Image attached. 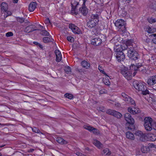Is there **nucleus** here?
Instances as JSON below:
<instances>
[{
	"label": "nucleus",
	"instance_id": "obj_56",
	"mask_svg": "<svg viewBox=\"0 0 156 156\" xmlns=\"http://www.w3.org/2000/svg\"><path fill=\"white\" fill-rule=\"evenodd\" d=\"M7 13V14H8V16H10L11 15V12L10 11H9L7 10L6 12Z\"/></svg>",
	"mask_w": 156,
	"mask_h": 156
},
{
	"label": "nucleus",
	"instance_id": "obj_53",
	"mask_svg": "<svg viewBox=\"0 0 156 156\" xmlns=\"http://www.w3.org/2000/svg\"><path fill=\"white\" fill-rule=\"evenodd\" d=\"M153 43L156 44V38H153L152 40Z\"/></svg>",
	"mask_w": 156,
	"mask_h": 156
},
{
	"label": "nucleus",
	"instance_id": "obj_44",
	"mask_svg": "<svg viewBox=\"0 0 156 156\" xmlns=\"http://www.w3.org/2000/svg\"><path fill=\"white\" fill-rule=\"evenodd\" d=\"M143 134L142 132L140 131H137L136 132L135 134L139 136H140Z\"/></svg>",
	"mask_w": 156,
	"mask_h": 156
},
{
	"label": "nucleus",
	"instance_id": "obj_39",
	"mask_svg": "<svg viewBox=\"0 0 156 156\" xmlns=\"http://www.w3.org/2000/svg\"><path fill=\"white\" fill-rule=\"evenodd\" d=\"M91 132L94 134H98L99 133V131L97 129L93 127Z\"/></svg>",
	"mask_w": 156,
	"mask_h": 156
},
{
	"label": "nucleus",
	"instance_id": "obj_22",
	"mask_svg": "<svg viewBox=\"0 0 156 156\" xmlns=\"http://www.w3.org/2000/svg\"><path fill=\"white\" fill-rule=\"evenodd\" d=\"M81 64L83 67L86 69L89 68L90 66V63L85 60L82 61Z\"/></svg>",
	"mask_w": 156,
	"mask_h": 156
},
{
	"label": "nucleus",
	"instance_id": "obj_18",
	"mask_svg": "<svg viewBox=\"0 0 156 156\" xmlns=\"http://www.w3.org/2000/svg\"><path fill=\"white\" fill-rule=\"evenodd\" d=\"M55 53L56 56V61L59 62L62 59V54L60 51L58 50L55 51Z\"/></svg>",
	"mask_w": 156,
	"mask_h": 156
},
{
	"label": "nucleus",
	"instance_id": "obj_31",
	"mask_svg": "<svg viewBox=\"0 0 156 156\" xmlns=\"http://www.w3.org/2000/svg\"><path fill=\"white\" fill-rule=\"evenodd\" d=\"M40 30V34L43 36H48L49 35V33L46 30Z\"/></svg>",
	"mask_w": 156,
	"mask_h": 156
},
{
	"label": "nucleus",
	"instance_id": "obj_64",
	"mask_svg": "<svg viewBox=\"0 0 156 156\" xmlns=\"http://www.w3.org/2000/svg\"><path fill=\"white\" fill-rule=\"evenodd\" d=\"M5 125V124L0 123V126H4Z\"/></svg>",
	"mask_w": 156,
	"mask_h": 156
},
{
	"label": "nucleus",
	"instance_id": "obj_63",
	"mask_svg": "<svg viewBox=\"0 0 156 156\" xmlns=\"http://www.w3.org/2000/svg\"><path fill=\"white\" fill-rule=\"evenodd\" d=\"M39 26L40 27V28H41V29H43L44 28L43 26L41 25H40Z\"/></svg>",
	"mask_w": 156,
	"mask_h": 156
},
{
	"label": "nucleus",
	"instance_id": "obj_15",
	"mask_svg": "<svg viewBox=\"0 0 156 156\" xmlns=\"http://www.w3.org/2000/svg\"><path fill=\"white\" fill-rule=\"evenodd\" d=\"M98 24V23H96L95 22L90 19V20L87 23V26L88 27L91 29L96 27Z\"/></svg>",
	"mask_w": 156,
	"mask_h": 156
},
{
	"label": "nucleus",
	"instance_id": "obj_23",
	"mask_svg": "<svg viewBox=\"0 0 156 156\" xmlns=\"http://www.w3.org/2000/svg\"><path fill=\"white\" fill-rule=\"evenodd\" d=\"M56 141L59 143L62 144H66L68 142L60 137H57L56 138Z\"/></svg>",
	"mask_w": 156,
	"mask_h": 156
},
{
	"label": "nucleus",
	"instance_id": "obj_29",
	"mask_svg": "<svg viewBox=\"0 0 156 156\" xmlns=\"http://www.w3.org/2000/svg\"><path fill=\"white\" fill-rule=\"evenodd\" d=\"M150 150L148 147L142 146L141 148V151L144 153H146L149 151Z\"/></svg>",
	"mask_w": 156,
	"mask_h": 156
},
{
	"label": "nucleus",
	"instance_id": "obj_25",
	"mask_svg": "<svg viewBox=\"0 0 156 156\" xmlns=\"http://www.w3.org/2000/svg\"><path fill=\"white\" fill-rule=\"evenodd\" d=\"M146 31L149 33H153L156 31V28L148 27L146 28Z\"/></svg>",
	"mask_w": 156,
	"mask_h": 156
},
{
	"label": "nucleus",
	"instance_id": "obj_6",
	"mask_svg": "<svg viewBox=\"0 0 156 156\" xmlns=\"http://www.w3.org/2000/svg\"><path fill=\"white\" fill-rule=\"evenodd\" d=\"M122 96L123 98V99L127 103H131L132 105H136L135 101L125 93H122Z\"/></svg>",
	"mask_w": 156,
	"mask_h": 156
},
{
	"label": "nucleus",
	"instance_id": "obj_16",
	"mask_svg": "<svg viewBox=\"0 0 156 156\" xmlns=\"http://www.w3.org/2000/svg\"><path fill=\"white\" fill-rule=\"evenodd\" d=\"M79 12L84 16H86L88 12V10L85 5L83 6L82 5V7L79 9Z\"/></svg>",
	"mask_w": 156,
	"mask_h": 156
},
{
	"label": "nucleus",
	"instance_id": "obj_26",
	"mask_svg": "<svg viewBox=\"0 0 156 156\" xmlns=\"http://www.w3.org/2000/svg\"><path fill=\"white\" fill-rule=\"evenodd\" d=\"M16 19L17 21L20 23H27L29 22V21L27 20H26L25 19L23 18L17 17Z\"/></svg>",
	"mask_w": 156,
	"mask_h": 156
},
{
	"label": "nucleus",
	"instance_id": "obj_62",
	"mask_svg": "<svg viewBox=\"0 0 156 156\" xmlns=\"http://www.w3.org/2000/svg\"><path fill=\"white\" fill-rule=\"evenodd\" d=\"M34 151V149H30L29 151L30 152H32L33 151Z\"/></svg>",
	"mask_w": 156,
	"mask_h": 156
},
{
	"label": "nucleus",
	"instance_id": "obj_49",
	"mask_svg": "<svg viewBox=\"0 0 156 156\" xmlns=\"http://www.w3.org/2000/svg\"><path fill=\"white\" fill-rule=\"evenodd\" d=\"M132 110H133L132 108H131V107H129L128 108V112L131 114L132 112H132Z\"/></svg>",
	"mask_w": 156,
	"mask_h": 156
},
{
	"label": "nucleus",
	"instance_id": "obj_3",
	"mask_svg": "<svg viewBox=\"0 0 156 156\" xmlns=\"http://www.w3.org/2000/svg\"><path fill=\"white\" fill-rule=\"evenodd\" d=\"M127 55L131 59L136 60L139 58L137 52L133 48L129 49L127 51Z\"/></svg>",
	"mask_w": 156,
	"mask_h": 156
},
{
	"label": "nucleus",
	"instance_id": "obj_21",
	"mask_svg": "<svg viewBox=\"0 0 156 156\" xmlns=\"http://www.w3.org/2000/svg\"><path fill=\"white\" fill-rule=\"evenodd\" d=\"M147 137L148 139L151 141H154L156 140V135L153 133L149 134Z\"/></svg>",
	"mask_w": 156,
	"mask_h": 156
},
{
	"label": "nucleus",
	"instance_id": "obj_30",
	"mask_svg": "<svg viewBox=\"0 0 156 156\" xmlns=\"http://www.w3.org/2000/svg\"><path fill=\"white\" fill-rule=\"evenodd\" d=\"M93 144L95 145L99 148H101L102 147V144L99 141L97 140H94L93 141Z\"/></svg>",
	"mask_w": 156,
	"mask_h": 156
},
{
	"label": "nucleus",
	"instance_id": "obj_19",
	"mask_svg": "<svg viewBox=\"0 0 156 156\" xmlns=\"http://www.w3.org/2000/svg\"><path fill=\"white\" fill-rule=\"evenodd\" d=\"M90 19L93 21L98 23L99 21V15L97 14V12L95 14H92L90 17Z\"/></svg>",
	"mask_w": 156,
	"mask_h": 156
},
{
	"label": "nucleus",
	"instance_id": "obj_5",
	"mask_svg": "<svg viewBox=\"0 0 156 156\" xmlns=\"http://www.w3.org/2000/svg\"><path fill=\"white\" fill-rule=\"evenodd\" d=\"M142 65L141 64H137V65H134V64H132L131 66H130L129 68H130V71L131 73H132V74L133 76H134L137 72V71L139 70V68L142 66Z\"/></svg>",
	"mask_w": 156,
	"mask_h": 156
},
{
	"label": "nucleus",
	"instance_id": "obj_2",
	"mask_svg": "<svg viewBox=\"0 0 156 156\" xmlns=\"http://www.w3.org/2000/svg\"><path fill=\"white\" fill-rule=\"evenodd\" d=\"M133 86L135 88L139 91H141V94L146 95L149 94V91L146 87L140 82L135 81L133 83Z\"/></svg>",
	"mask_w": 156,
	"mask_h": 156
},
{
	"label": "nucleus",
	"instance_id": "obj_59",
	"mask_svg": "<svg viewBox=\"0 0 156 156\" xmlns=\"http://www.w3.org/2000/svg\"><path fill=\"white\" fill-rule=\"evenodd\" d=\"M99 93L100 94H102L104 93H105V91H103V90H101L99 91Z\"/></svg>",
	"mask_w": 156,
	"mask_h": 156
},
{
	"label": "nucleus",
	"instance_id": "obj_50",
	"mask_svg": "<svg viewBox=\"0 0 156 156\" xmlns=\"http://www.w3.org/2000/svg\"><path fill=\"white\" fill-rule=\"evenodd\" d=\"M149 36H151L152 37L156 38V34H151Z\"/></svg>",
	"mask_w": 156,
	"mask_h": 156
},
{
	"label": "nucleus",
	"instance_id": "obj_40",
	"mask_svg": "<svg viewBox=\"0 0 156 156\" xmlns=\"http://www.w3.org/2000/svg\"><path fill=\"white\" fill-rule=\"evenodd\" d=\"M93 127H92L90 126H84V128L90 132H91V130Z\"/></svg>",
	"mask_w": 156,
	"mask_h": 156
},
{
	"label": "nucleus",
	"instance_id": "obj_38",
	"mask_svg": "<svg viewBox=\"0 0 156 156\" xmlns=\"http://www.w3.org/2000/svg\"><path fill=\"white\" fill-rule=\"evenodd\" d=\"M32 130L34 132L36 133H41L42 134H43V133H41L40 130L37 128L36 127H34L32 128Z\"/></svg>",
	"mask_w": 156,
	"mask_h": 156
},
{
	"label": "nucleus",
	"instance_id": "obj_35",
	"mask_svg": "<svg viewBox=\"0 0 156 156\" xmlns=\"http://www.w3.org/2000/svg\"><path fill=\"white\" fill-rule=\"evenodd\" d=\"M64 96L65 97L70 99H71L73 98V95L72 94L68 93L66 94H65Z\"/></svg>",
	"mask_w": 156,
	"mask_h": 156
},
{
	"label": "nucleus",
	"instance_id": "obj_37",
	"mask_svg": "<svg viewBox=\"0 0 156 156\" xmlns=\"http://www.w3.org/2000/svg\"><path fill=\"white\" fill-rule=\"evenodd\" d=\"M98 69L102 73L104 74V75H105V76H108L104 72V70L102 68V67L100 66H98Z\"/></svg>",
	"mask_w": 156,
	"mask_h": 156
},
{
	"label": "nucleus",
	"instance_id": "obj_17",
	"mask_svg": "<svg viewBox=\"0 0 156 156\" xmlns=\"http://www.w3.org/2000/svg\"><path fill=\"white\" fill-rule=\"evenodd\" d=\"M37 30L35 29L34 26L31 25L27 27L25 29L24 31L26 32L29 33Z\"/></svg>",
	"mask_w": 156,
	"mask_h": 156
},
{
	"label": "nucleus",
	"instance_id": "obj_27",
	"mask_svg": "<svg viewBox=\"0 0 156 156\" xmlns=\"http://www.w3.org/2000/svg\"><path fill=\"white\" fill-rule=\"evenodd\" d=\"M126 137L127 138L133 140L134 139V135L130 132H127L126 133Z\"/></svg>",
	"mask_w": 156,
	"mask_h": 156
},
{
	"label": "nucleus",
	"instance_id": "obj_24",
	"mask_svg": "<svg viewBox=\"0 0 156 156\" xmlns=\"http://www.w3.org/2000/svg\"><path fill=\"white\" fill-rule=\"evenodd\" d=\"M8 7L7 4L5 2H2L1 4V9L3 12H6Z\"/></svg>",
	"mask_w": 156,
	"mask_h": 156
},
{
	"label": "nucleus",
	"instance_id": "obj_34",
	"mask_svg": "<svg viewBox=\"0 0 156 156\" xmlns=\"http://www.w3.org/2000/svg\"><path fill=\"white\" fill-rule=\"evenodd\" d=\"M103 153L106 155H109L111 154V151L107 148L104 149L103 151Z\"/></svg>",
	"mask_w": 156,
	"mask_h": 156
},
{
	"label": "nucleus",
	"instance_id": "obj_48",
	"mask_svg": "<svg viewBox=\"0 0 156 156\" xmlns=\"http://www.w3.org/2000/svg\"><path fill=\"white\" fill-rule=\"evenodd\" d=\"M148 147H151V148H154H154H156V146H155V145L152 144H150L149 145V146H148Z\"/></svg>",
	"mask_w": 156,
	"mask_h": 156
},
{
	"label": "nucleus",
	"instance_id": "obj_61",
	"mask_svg": "<svg viewBox=\"0 0 156 156\" xmlns=\"http://www.w3.org/2000/svg\"><path fill=\"white\" fill-rule=\"evenodd\" d=\"M153 9L156 11V5H154L153 8Z\"/></svg>",
	"mask_w": 156,
	"mask_h": 156
},
{
	"label": "nucleus",
	"instance_id": "obj_11",
	"mask_svg": "<svg viewBox=\"0 0 156 156\" xmlns=\"http://www.w3.org/2000/svg\"><path fill=\"white\" fill-rule=\"evenodd\" d=\"M102 40L99 37H96L91 40V44L95 46L100 45L102 43Z\"/></svg>",
	"mask_w": 156,
	"mask_h": 156
},
{
	"label": "nucleus",
	"instance_id": "obj_57",
	"mask_svg": "<svg viewBox=\"0 0 156 156\" xmlns=\"http://www.w3.org/2000/svg\"><path fill=\"white\" fill-rule=\"evenodd\" d=\"M122 12H123V15H122L123 16H124L125 15H126V14H127V13L126 12H125L124 11H122Z\"/></svg>",
	"mask_w": 156,
	"mask_h": 156
},
{
	"label": "nucleus",
	"instance_id": "obj_28",
	"mask_svg": "<svg viewBox=\"0 0 156 156\" xmlns=\"http://www.w3.org/2000/svg\"><path fill=\"white\" fill-rule=\"evenodd\" d=\"M43 41L44 43H48L54 41L52 38H50L48 37H44L43 39Z\"/></svg>",
	"mask_w": 156,
	"mask_h": 156
},
{
	"label": "nucleus",
	"instance_id": "obj_47",
	"mask_svg": "<svg viewBox=\"0 0 156 156\" xmlns=\"http://www.w3.org/2000/svg\"><path fill=\"white\" fill-rule=\"evenodd\" d=\"M76 155L78 156H83L84 154L79 152H76Z\"/></svg>",
	"mask_w": 156,
	"mask_h": 156
},
{
	"label": "nucleus",
	"instance_id": "obj_4",
	"mask_svg": "<svg viewBox=\"0 0 156 156\" xmlns=\"http://www.w3.org/2000/svg\"><path fill=\"white\" fill-rule=\"evenodd\" d=\"M126 22L123 20L118 19L115 23V25L122 32L125 31Z\"/></svg>",
	"mask_w": 156,
	"mask_h": 156
},
{
	"label": "nucleus",
	"instance_id": "obj_51",
	"mask_svg": "<svg viewBox=\"0 0 156 156\" xmlns=\"http://www.w3.org/2000/svg\"><path fill=\"white\" fill-rule=\"evenodd\" d=\"M38 46L42 50H44L43 49V46L41 44H40V43L39 44H38Z\"/></svg>",
	"mask_w": 156,
	"mask_h": 156
},
{
	"label": "nucleus",
	"instance_id": "obj_42",
	"mask_svg": "<svg viewBox=\"0 0 156 156\" xmlns=\"http://www.w3.org/2000/svg\"><path fill=\"white\" fill-rule=\"evenodd\" d=\"M65 71L67 74H69L71 72V69L70 67H68L66 68Z\"/></svg>",
	"mask_w": 156,
	"mask_h": 156
},
{
	"label": "nucleus",
	"instance_id": "obj_43",
	"mask_svg": "<svg viewBox=\"0 0 156 156\" xmlns=\"http://www.w3.org/2000/svg\"><path fill=\"white\" fill-rule=\"evenodd\" d=\"M67 39L68 41L71 42H73L74 40L73 37L71 36L68 37L67 38Z\"/></svg>",
	"mask_w": 156,
	"mask_h": 156
},
{
	"label": "nucleus",
	"instance_id": "obj_55",
	"mask_svg": "<svg viewBox=\"0 0 156 156\" xmlns=\"http://www.w3.org/2000/svg\"><path fill=\"white\" fill-rule=\"evenodd\" d=\"M146 42L147 43L149 42V40H150L148 38V37L147 36H146Z\"/></svg>",
	"mask_w": 156,
	"mask_h": 156
},
{
	"label": "nucleus",
	"instance_id": "obj_14",
	"mask_svg": "<svg viewBox=\"0 0 156 156\" xmlns=\"http://www.w3.org/2000/svg\"><path fill=\"white\" fill-rule=\"evenodd\" d=\"M147 83L149 85H153L156 84V75L152 76L147 80Z\"/></svg>",
	"mask_w": 156,
	"mask_h": 156
},
{
	"label": "nucleus",
	"instance_id": "obj_36",
	"mask_svg": "<svg viewBox=\"0 0 156 156\" xmlns=\"http://www.w3.org/2000/svg\"><path fill=\"white\" fill-rule=\"evenodd\" d=\"M103 81L104 84L106 85L109 86L110 85V82L108 79H107L106 78H104L103 79Z\"/></svg>",
	"mask_w": 156,
	"mask_h": 156
},
{
	"label": "nucleus",
	"instance_id": "obj_32",
	"mask_svg": "<svg viewBox=\"0 0 156 156\" xmlns=\"http://www.w3.org/2000/svg\"><path fill=\"white\" fill-rule=\"evenodd\" d=\"M129 125V126L126 127L127 130H133L134 129L135 127L133 125L134 124L128 123Z\"/></svg>",
	"mask_w": 156,
	"mask_h": 156
},
{
	"label": "nucleus",
	"instance_id": "obj_33",
	"mask_svg": "<svg viewBox=\"0 0 156 156\" xmlns=\"http://www.w3.org/2000/svg\"><path fill=\"white\" fill-rule=\"evenodd\" d=\"M146 135L145 134L143 133L140 136V140L144 142L146 140Z\"/></svg>",
	"mask_w": 156,
	"mask_h": 156
},
{
	"label": "nucleus",
	"instance_id": "obj_58",
	"mask_svg": "<svg viewBox=\"0 0 156 156\" xmlns=\"http://www.w3.org/2000/svg\"><path fill=\"white\" fill-rule=\"evenodd\" d=\"M87 0H83V6L85 5V3L87 1Z\"/></svg>",
	"mask_w": 156,
	"mask_h": 156
},
{
	"label": "nucleus",
	"instance_id": "obj_9",
	"mask_svg": "<svg viewBox=\"0 0 156 156\" xmlns=\"http://www.w3.org/2000/svg\"><path fill=\"white\" fill-rule=\"evenodd\" d=\"M115 57L117 60L119 62L123 61L125 59V55L124 53L122 51H119L116 52Z\"/></svg>",
	"mask_w": 156,
	"mask_h": 156
},
{
	"label": "nucleus",
	"instance_id": "obj_60",
	"mask_svg": "<svg viewBox=\"0 0 156 156\" xmlns=\"http://www.w3.org/2000/svg\"><path fill=\"white\" fill-rule=\"evenodd\" d=\"M33 44H34L37 45L38 46L39 43L37 42H34Z\"/></svg>",
	"mask_w": 156,
	"mask_h": 156
},
{
	"label": "nucleus",
	"instance_id": "obj_10",
	"mask_svg": "<svg viewBox=\"0 0 156 156\" xmlns=\"http://www.w3.org/2000/svg\"><path fill=\"white\" fill-rule=\"evenodd\" d=\"M71 4L72 6L71 12L76 15H77L78 13L77 12H76V9L77 5H78L79 3L78 2L74 0H72L71 2Z\"/></svg>",
	"mask_w": 156,
	"mask_h": 156
},
{
	"label": "nucleus",
	"instance_id": "obj_8",
	"mask_svg": "<svg viewBox=\"0 0 156 156\" xmlns=\"http://www.w3.org/2000/svg\"><path fill=\"white\" fill-rule=\"evenodd\" d=\"M121 73L122 74L127 80H129L131 79L132 73H131L130 71H128L126 68L122 69Z\"/></svg>",
	"mask_w": 156,
	"mask_h": 156
},
{
	"label": "nucleus",
	"instance_id": "obj_46",
	"mask_svg": "<svg viewBox=\"0 0 156 156\" xmlns=\"http://www.w3.org/2000/svg\"><path fill=\"white\" fill-rule=\"evenodd\" d=\"M148 22L151 23H154L156 21V20L155 19L150 18L148 20Z\"/></svg>",
	"mask_w": 156,
	"mask_h": 156
},
{
	"label": "nucleus",
	"instance_id": "obj_20",
	"mask_svg": "<svg viewBox=\"0 0 156 156\" xmlns=\"http://www.w3.org/2000/svg\"><path fill=\"white\" fill-rule=\"evenodd\" d=\"M37 4L34 2H31L29 6V10L30 12H33L36 8Z\"/></svg>",
	"mask_w": 156,
	"mask_h": 156
},
{
	"label": "nucleus",
	"instance_id": "obj_7",
	"mask_svg": "<svg viewBox=\"0 0 156 156\" xmlns=\"http://www.w3.org/2000/svg\"><path fill=\"white\" fill-rule=\"evenodd\" d=\"M106 113L109 115L113 116L114 117L118 119L120 118L122 115L121 113L115 110L112 109H108L106 112Z\"/></svg>",
	"mask_w": 156,
	"mask_h": 156
},
{
	"label": "nucleus",
	"instance_id": "obj_52",
	"mask_svg": "<svg viewBox=\"0 0 156 156\" xmlns=\"http://www.w3.org/2000/svg\"><path fill=\"white\" fill-rule=\"evenodd\" d=\"M50 23V21L48 18L46 19L45 20L46 23Z\"/></svg>",
	"mask_w": 156,
	"mask_h": 156
},
{
	"label": "nucleus",
	"instance_id": "obj_1",
	"mask_svg": "<svg viewBox=\"0 0 156 156\" xmlns=\"http://www.w3.org/2000/svg\"><path fill=\"white\" fill-rule=\"evenodd\" d=\"M144 126L147 131H151L152 128L156 130V122H153L152 119L151 117H146L144 119Z\"/></svg>",
	"mask_w": 156,
	"mask_h": 156
},
{
	"label": "nucleus",
	"instance_id": "obj_13",
	"mask_svg": "<svg viewBox=\"0 0 156 156\" xmlns=\"http://www.w3.org/2000/svg\"><path fill=\"white\" fill-rule=\"evenodd\" d=\"M69 28L75 34H79L80 33V30L79 28L73 24H70Z\"/></svg>",
	"mask_w": 156,
	"mask_h": 156
},
{
	"label": "nucleus",
	"instance_id": "obj_54",
	"mask_svg": "<svg viewBox=\"0 0 156 156\" xmlns=\"http://www.w3.org/2000/svg\"><path fill=\"white\" fill-rule=\"evenodd\" d=\"M132 112H132L131 114H134L136 113H137L139 112H138V111H137V112H136V111L134 110H133V109L132 110Z\"/></svg>",
	"mask_w": 156,
	"mask_h": 156
},
{
	"label": "nucleus",
	"instance_id": "obj_41",
	"mask_svg": "<svg viewBox=\"0 0 156 156\" xmlns=\"http://www.w3.org/2000/svg\"><path fill=\"white\" fill-rule=\"evenodd\" d=\"M93 127H92L90 126H84V128L90 132H91V130Z\"/></svg>",
	"mask_w": 156,
	"mask_h": 156
},
{
	"label": "nucleus",
	"instance_id": "obj_45",
	"mask_svg": "<svg viewBox=\"0 0 156 156\" xmlns=\"http://www.w3.org/2000/svg\"><path fill=\"white\" fill-rule=\"evenodd\" d=\"M13 35V34L12 32H8L6 34V36L7 37L12 36Z\"/></svg>",
	"mask_w": 156,
	"mask_h": 156
},
{
	"label": "nucleus",
	"instance_id": "obj_12",
	"mask_svg": "<svg viewBox=\"0 0 156 156\" xmlns=\"http://www.w3.org/2000/svg\"><path fill=\"white\" fill-rule=\"evenodd\" d=\"M124 117L125 120L128 123H134V120L133 118L131 117L130 114L129 113H126L124 115Z\"/></svg>",
	"mask_w": 156,
	"mask_h": 156
}]
</instances>
